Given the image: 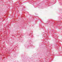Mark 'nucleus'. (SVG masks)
Masks as SVG:
<instances>
[{
    "label": "nucleus",
    "mask_w": 62,
    "mask_h": 62,
    "mask_svg": "<svg viewBox=\"0 0 62 62\" xmlns=\"http://www.w3.org/2000/svg\"><path fill=\"white\" fill-rule=\"evenodd\" d=\"M43 8H41L42 9H43Z\"/></svg>",
    "instance_id": "f257e3e1"
}]
</instances>
